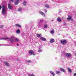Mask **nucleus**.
<instances>
[{
    "mask_svg": "<svg viewBox=\"0 0 76 76\" xmlns=\"http://www.w3.org/2000/svg\"><path fill=\"white\" fill-rule=\"evenodd\" d=\"M14 38H15V36L14 35H12L10 38L7 37L5 38H2L0 39H4V40L9 39L11 44H14V41H13Z\"/></svg>",
    "mask_w": 76,
    "mask_h": 76,
    "instance_id": "f257e3e1",
    "label": "nucleus"
},
{
    "mask_svg": "<svg viewBox=\"0 0 76 76\" xmlns=\"http://www.w3.org/2000/svg\"><path fill=\"white\" fill-rule=\"evenodd\" d=\"M7 7L4 5H3L2 6V12L1 13L2 15H4L5 14H6V10H7Z\"/></svg>",
    "mask_w": 76,
    "mask_h": 76,
    "instance_id": "f03ea898",
    "label": "nucleus"
},
{
    "mask_svg": "<svg viewBox=\"0 0 76 76\" xmlns=\"http://www.w3.org/2000/svg\"><path fill=\"white\" fill-rule=\"evenodd\" d=\"M39 14H40V15H42L43 16H45V14L42 11H39Z\"/></svg>",
    "mask_w": 76,
    "mask_h": 76,
    "instance_id": "7ed1b4c3",
    "label": "nucleus"
},
{
    "mask_svg": "<svg viewBox=\"0 0 76 76\" xmlns=\"http://www.w3.org/2000/svg\"><path fill=\"white\" fill-rule=\"evenodd\" d=\"M61 44H66V40H62L61 41Z\"/></svg>",
    "mask_w": 76,
    "mask_h": 76,
    "instance_id": "20e7f679",
    "label": "nucleus"
},
{
    "mask_svg": "<svg viewBox=\"0 0 76 76\" xmlns=\"http://www.w3.org/2000/svg\"><path fill=\"white\" fill-rule=\"evenodd\" d=\"M34 52L32 50H31L29 51V53L30 54V56L34 54Z\"/></svg>",
    "mask_w": 76,
    "mask_h": 76,
    "instance_id": "39448f33",
    "label": "nucleus"
},
{
    "mask_svg": "<svg viewBox=\"0 0 76 76\" xmlns=\"http://www.w3.org/2000/svg\"><path fill=\"white\" fill-rule=\"evenodd\" d=\"M67 20H73V19L71 16H69L67 18Z\"/></svg>",
    "mask_w": 76,
    "mask_h": 76,
    "instance_id": "423d86ee",
    "label": "nucleus"
},
{
    "mask_svg": "<svg viewBox=\"0 0 76 76\" xmlns=\"http://www.w3.org/2000/svg\"><path fill=\"white\" fill-rule=\"evenodd\" d=\"M8 7L9 9H12V6L11 4H8Z\"/></svg>",
    "mask_w": 76,
    "mask_h": 76,
    "instance_id": "0eeeda50",
    "label": "nucleus"
},
{
    "mask_svg": "<svg viewBox=\"0 0 76 76\" xmlns=\"http://www.w3.org/2000/svg\"><path fill=\"white\" fill-rule=\"evenodd\" d=\"M19 0H16L15 1V5H17L19 4Z\"/></svg>",
    "mask_w": 76,
    "mask_h": 76,
    "instance_id": "6e6552de",
    "label": "nucleus"
},
{
    "mask_svg": "<svg viewBox=\"0 0 76 76\" xmlns=\"http://www.w3.org/2000/svg\"><path fill=\"white\" fill-rule=\"evenodd\" d=\"M65 55L67 57H70L71 56V54H70L69 53H66L65 54Z\"/></svg>",
    "mask_w": 76,
    "mask_h": 76,
    "instance_id": "1a4fd4ad",
    "label": "nucleus"
},
{
    "mask_svg": "<svg viewBox=\"0 0 76 76\" xmlns=\"http://www.w3.org/2000/svg\"><path fill=\"white\" fill-rule=\"evenodd\" d=\"M4 64L6 66H10V65L7 62H5L4 63Z\"/></svg>",
    "mask_w": 76,
    "mask_h": 76,
    "instance_id": "9d476101",
    "label": "nucleus"
},
{
    "mask_svg": "<svg viewBox=\"0 0 76 76\" xmlns=\"http://www.w3.org/2000/svg\"><path fill=\"white\" fill-rule=\"evenodd\" d=\"M40 39H41L43 41H47V39H46L44 37H41Z\"/></svg>",
    "mask_w": 76,
    "mask_h": 76,
    "instance_id": "9b49d317",
    "label": "nucleus"
},
{
    "mask_svg": "<svg viewBox=\"0 0 76 76\" xmlns=\"http://www.w3.org/2000/svg\"><path fill=\"white\" fill-rule=\"evenodd\" d=\"M54 42V39H51L50 40V43H53Z\"/></svg>",
    "mask_w": 76,
    "mask_h": 76,
    "instance_id": "f8f14e48",
    "label": "nucleus"
},
{
    "mask_svg": "<svg viewBox=\"0 0 76 76\" xmlns=\"http://www.w3.org/2000/svg\"><path fill=\"white\" fill-rule=\"evenodd\" d=\"M16 34H20V31L19 29H18L16 32Z\"/></svg>",
    "mask_w": 76,
    "mask_h": 76,
    "instance_id": "ddd939ff",
    "label": "nucleus"
},
{
    "mask_svg": "<svg viewBox=\"0 0 76 76\" xmlns=\"http://www.w3.org/2000/svg\"><path fill=\"white\" fill-rule=\"evenodd\" d=\"M38 27H41V26H43V24L42 23L38 24Z\"/></svg>",
    "mask_w": 76,
    "mask_h": 76,
    "instance_id": "4468645a",
    "label": "nucleus"
},
{
    "mask_svg": "<svg viewBox=\"0 0 76 76\" xmlns=\"http://www.w3.org/2000/svg\"><path fill=\"white\" fill-rule=\"evenodd\" d=\"M57 20L60 22H61V18H60L59 17L57 18Z\"/></svg>",
    "mask_w": 76,
    "mask_h": 76,
    "instance_id": "2eb2a0df",
    "label": "nucleus"
},
{
    "mask_svg": "<svg viewBox=\"0 0 76 76\" xmlns=\"http://www.w3.org/2000/svg\"><path fill=\"white\" fill-rule=\"evenodd\" d=\"M68 70L69 73H72V69L69 68H67Z\"/></svg>",
    "mask_w": 76,
    "mask_h": 76,
    "instance_id": "dca6fc26",
    "label": "nucleus"
},
{
    "mask_svg": "<svg viewBox=\"0 0 76 76\" xmlns=\"http://www.w3.org/2000/svg\"><path fill=\"white\" fill-rule=\"evenodd\" d=\"M41 48L40 47H39V50L38 51V52L39 53H40V52H42V50H41Z\"/></svg>",
    "mask_w": 76,
    "mask_h": 76,
    "instance_id": "f3484780",
    "label": "nucleus"
},
{
    "mask_svg": "<svg viewBox=\"0 0 76 76\" xmlns=\"http://www.w3.org/2000/svg\"><path fill=\"white\" fill-rule=\"evenodd\" d=\"M14 41H15V42H18V41H19V40L18 38H16L15 39Z\"/></svg>",
    "mask_w": 76,
    "mask_h": 76,
    "instance_id": "a211bd4d",
    "label": "nucleus"
},
{
    "mask_svg": "<svg viewBox=\"0 0 76 76\" xmlns=\"http://www.w3.org/2000/svg\"><path fill=\"white\" fill-rule=\"evenodd\" d=\"M50 73L53 75V76H55V74H54V73L53 72V71H50Z\"/></svg>",
    "mask_w": 76,
    "mask_h": 76,
    "instance_id": "6ab92c4d",
    "label": "nucleus"
},
{
    "mask_svg": "<svg viewBox=\"0 0 76 76\" xmlns=\"http://www.w3.org/2000/svg\"><path fill=\"white\" fill-rule=\"evenodd\" d=\"M51 33L52 34V35H53L54 34V30H52L51 31Z\"/></svg>",
    "mask_w": 76,
    "mask_h": 76,
    "instance_id": "aec40b11",
    "label": "nucleus"
},
{
    "mask_svg": "<svg viewBox=\"0 0 76 76\" xmlns=\"http://www.w3.org/2000/svg\"><path fill=\"white\" fill-rule=\"evenodd\" d=\"M15 26H18V27H19L20 28L21 27V26L19 24H16L15 25Z\"/></svg>",
    "mask_w": 76,
    "mask_h": 76,
    "instance_id": "412c9836",
    "label": "nucleus"
},
{
    "mask_svg": "<svg viewBox=\"0 0 76 76\" xmlns=\"http://www.w3.org/2000/svg\"><path fill=\"white\" fill-rule=\"evenodd\" d=\"M60 70L61 71H62V72H65V71L63 69L61 68Z\"/></svg>",
    "mask_w": 76,
    "mask_h": 76,
    "instance_id": "4be33fe9",
    "label": "nucleus"
},
{
    "mask_svg": "<svg viewBox=\"0 0 76 76\" xmlns=\"http://www.w3.org/2000/svg\"><path fill=\"white\" fill-rule=\"evenodd\" d=\"M18 12H21L22 11V9L20 8H19L18 10Z\"/></svg>",
    "mask_w": 76,
    "mask_h": 76,
    "instance_id": "5701e85b",
    "label": "nucleus"
},
{
    "mask_svg": "<svg viewBox=\"0 0 76 76\" xmlns=\"http://www.w3.org/2000/svg\"><path fill=\"white\" fill-rule=\"evenodd\" d=\"M26 2L25 1H24L23 3V4L24 6H26Z\"/></svg>",
    "mask_w": 76,
    "mask_h": 76,
    "instance_id": "b1692460",
    "label": "nucleus"
},
{
    "mask_svg": "<svg viewBox=\"0 0 76 76\" xmlns=\"http://www.w3.org/2000/svg\"><path fill=\"white\" fill-rule=\"evenodd\" d=\"M45 7H47V8H49V7H49V5L48 4H46L45 5Z\"/></svg>",
    "mask_w": 76,
    "mask_h": 76,
    "instance_id": "393cba45",
    "label": "nucleus"
},
{
    "mask_svg": "<svg viewBox=\"0 0 76 76\" xmlns=\"http://www.w3.org/2000/svg\"><path fill=\"white\" fill-rule=\"evenodd\" d=\"M28 76H35L34 74H28Z\"/></svg>",
    "mask_w": 76,
    "mask_h": 76,
    "instance_id": "a878e982",
    "label": "nucleus"
},
{
    "mask_svg": "<svg viewBox=\"0 0 76 76\" xmlns=\"http://www.w3.org/2000/svg\"><path fill=\"white\" fill-rule=\"evenodd\" d=\"M60 73V72L59 71H56V74L57 75L59 74V73Z\"/></svg>",
    "mask_w": 76,
    "mask_h": 76,
    "instance_id": "bb28decb",
    "label": "nucleus"
},
{
    "mask_svg": "<svg viewBox=\"0 0 76 76\" xmlns=\"http://www.w3.org/2000/svg\"><path fill=\"white\" fill-rule=\"evenodd\" d=\"M37 35L38 38L39 37H40V36H41V34H37Z\"/></svg>",
    "mask_w": 76,
    "mask_h": 76,
    "instance_id": "cd10ccee",
    "label": "nucleus"
},
{
    "mask_svg": "<svg viewBox=\"0 0 76 76\" xmlns=\"http://www.w3.org/2000/svg\"><path fill=\"white\" fill-rule=\"evenodd\" d=\"M4 27L3 25H0V28H3Z\"/></svg>",
    "mask_w": 76,
    "mask_h": 76,
    "instance_id": "c85d7f7f",
    "label": "nucleus"
},
{
    "mask_svg": "<svg viewBox=\"0 0 76 76\" xmlns=\"http://www.w3.org/2000/svg\"><path fill=\"white\" fill-rule=\"evenodd\" d=\"M48 26H47V25H45V26H44V28H48Z\"/></svg>",
    "mask_w": 76,
    "mask_h": 76,
    "instance_id": "c756f323",
    "label": "nucleus"
},
{
    "mask_svg": "<svg viewBox=\"0 0 76 76\" xmlns=\"http://www.w3.org/2000/svg\"><path fill=\"white\" fill-rule=\"evenodd\" d=\"M27 62H28V63H31L32 61H31V60H28L27 61Z\"/></svg>",
    "mask_w": 76,
    "mask_h": 76,
    "instance_id": "7c9ffc66",
    "label": "nucleus"
},
{
    "mask_svg": "<svg viewBox=\"0 0 76 76\" xmlns=\"http://www.w3.org/2000/svg\"><path fill=\"white\" fill-rule=\"evenodd\" d=\"M40 22H41V23H42L43 22V20H40Z\"/></svg>",
    "mask_w": 76,
    "mask_h": 76,
    "instance_id": "2f4dec72",
    "label": "nucleus"
},
{
    "mask_svg": "<svg viewBox=\"0 0 76 76\" xmlns=\"http://www.w3.org/2000/svg\"><path fill=\"white\" fill-rule=\"evenodd\" d=\"M44 10H45V13H46V12H47V10L46 9H45Z\"/></svg>",
    "mask_w": 76,
    "mask_h": 76,
    "instance_id": "473e14b6",
    "label": "nucleus"
},
{
    "mask_svg": "<svg viewBox=\"0 0 76 76\" xmlns=\"http://www.w3.org/2000/svg\"><path fill=\"white\" fill-rule=\"evenodd\" d=\"M74 76H76V73H75L74 74Z\"/></svg>",
    "mask_w": 76,
    "mask_h": 76,
    "instance_id": "72a5a7b5",
    "label": "nucleus"
},
{
    "mask_svg": "<svg viewBox=\"0 0 76 76\" xmlns=\"http://www.w3.org/2000/svg\"><path fill=\"white\" fill-rule=\"evenodd\" d=\"M1 6L0 5V10H1Z\"/></svg>",
    "mask_w": 76,
    "mask_h": 76,
    "instance_id": "f704fd0d",
    "label": "nucleus"
},
{
    "mask_svg": "<svg viewBox=\"0 0 76 76\" xmlns=\"http://www.w3.org/2000/svg\"><path fill=\"white\" fill-rule=\"evenodd\" d=\"M19 45V44H17V46H18Z\"/></svg>",
    "mask_w": 76,
    "mask_h": 76,
    "instance_id": "c9c22d12",
    "label": "nucleus"
},
{
    "mask_svg": "<svg viewBox=\"0 0 76 76\" xmlns=\"http://www.w3.org/2000/svg\"><path fill=\"white\" fill-rule=\"evenodd\" d=\"M12 1H13V0H11Z\"/></svg>",
    "mask_w": 76,
    "mask_h": 76,
    "instance_id": "e433bc0d",
    "label": "nucleus"
},
{
    "mask_svg": "<svg viewBox=\"0 0 76 76\" xmlns=\"http://www.w3.org/2000/svg\"><path fill=\"white\" fill-rule=\"evenodd\" d=\"M3 45V46H4V45Z\"/></svg>",
    "mask_w": 76,
    "mask_h": 76,
    "instance_id": "4c0bfd02",
    "label": "nucleus"
},
{
    "mask_svg": "<svg viewBox=\"0 0 76 76\" xmlns=\"http://www.w3.org/2000/svg\"><path fill=\"white\" fill-rule=\"evenodd\" d=\"M0 45H1V44H0Z\"/></svg>",
    "mask_w": 76,
    "mask_h": 76,
    "instance_id": "58836bf2",
    "label": "nucleus"
},
{
    "mask_svg": "<svg viewBox=\"0 0 76 76\" xmlns=\"http://www.w3.org/2000/svg\"><path fill=\"white\" fill-rule=\"evenodd\" d=\"M34 55H35V54H34Z\"/></svg>",
    "mask_w": 76,
    "mask_h": 76,
    "instance_id": "ea45409f",
    "label": "nucleus"
}]
</instances>
